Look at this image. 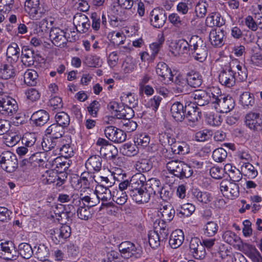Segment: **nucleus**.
<instances>
[{"label":"nucleus","instance_id":"f257e3e1","mask_svg":"<svg viewBox=\"0 0 262 262\" xmlns=\"http://www.w3.org/2000/svg\"><path fill=\"white\" fill-rule=\"evenodd\" d=\"M166 167L170 173L180 179L188 178L193 173L191 167L182 161L171 160L166 163Z\"/></svg>","mask_w":262,"mask_h":262},{"label":"nucleus","instance_id":"f03ea898","mask_svg":"<svg viewBox=\"0 0 262 262\" xmlns=\"http://www.w3.org/2000/svg\"><path fill=\"white\" fill-rule=\"evenodd\" d=\"M217 95H213L212 104L216 112L227 113L232 110L235 106L234 99L230 96H224L216 92Z\"/></svg>","mask_w":262,"mask_h":262},{"label":"nucleus","instance_id":"7ed1b4c3","mask_svg":"<svg viewBox=\"0 0 262 262\" xmlns=\"http://www.w3.org/2000/svg\"><path fill=\"white\" fill-rule=\"evenodd\" d=\"M0 165L3 169L11 173L18 167V161L15 154L9 151H4L0 155Z\"/></svg>","mask_w":262,"mask_h":262},{"label":"nucleus","instance_id":"20e7f679","mask_svg":"<svg viewBox=\"0 0 262 262\" xmlns=\"http://www.w3.org/2000/svg\"><path fill=\"white\" fill-rule=\"evenodd\" d=\"M118 248L122 256L126 259L132 257L139 258L141 257L142 254L140 246H136L134 243L129 241L122 242L119 245Z\"/></svg>","mask_w":262,"mask_h":262},{"label":"nucleus","instance_id":"39448f33","mask_svg":"<svg viewBox=\"0 0 262 262\" xmlns=\"http://www.w3.org/2000/svg\"><path fill=\"white\" fill-rule=\"evenodd\" d=\"M208 92L202 89L195 90L190 93V97L195 100V104L200 106H204L208 104L210 101L212 102V97L215 95L216 91H220L218 88H213Z\"/></svg>","mask_w":262,"mask_h":262},{"label":"nucleus","instance_id":"423d86ee","mask_svg":"<svg viewBox=\"0 0 262 262\" xmlns=\"http://www.w3.org/2000/svg\"><path fill=\"white\" fill-rule=\"evenodd\" d=\"M50 237L56 245L62 244L71 234V227L63 224L59 228H53L49 231Z\"/></svg>","mask_w":262,"mask_h":262},{"label":"nucleus","instance_id":"0eeeda50","mask_svg":"<svg viewBox=\"0 0 262 262\" xmlns=\"http://www.w3.org/2000/svg\"><path fill=\"white\" fill-rule=\"evenodd\" d=\"M146 182V178L145 176L141 173H138L134 175L131 180L130 184L132 185L133 189L129 190L130 193L128 192L130 196H135V195H142L144 194L145 188H143Z\"/></svg>","mask_w":262,"mask_h":262},{"label":"nucleus","instance_id":"6e6552de","mask_svg":"<svg viewBox=\"0 0 262 262\" xmlns=\"http://www.w3.org/2000/svg\"><path fill=\"white\" fill-rule=\"evenodd\" d=\"M25 7L26 11L34 20L40 19L46 13V10L40 5L39 0H27Z\"/></svg>","mask_w":262,"mask_h":262},{"label":"nucleus","instance_id":"1a4fd4ad","mask_svg":"<svg viewBox=\"0 0 262 262\" xmlns=\"http://www.w3.org/2000/svg\"><path fill=\"white\" fill-rule=\"evenodd\" d=\"M185 118L190 126L196 124L201 118V112L196 104L191 102H187L185 104Z\"/></svg>","mask_w":262,"mask_h":262},{"label":"nucleus","instance_id":"9d476101","mask_svg":"<svg viewBox=\"0 0 262 262\" xmlns=\"http://www.w3.org/2000/svg\"><path fill=\"white\" fill-rule=\"evenodd\" d=\"M0 257L7 260H14L18 257V252L14 243L5 241L0 243Z\"/></svg>","mask_w":262,"mask_h":262},{"label":"nucleus","instance_id":"9b49d317","mask_svg":"<svg viewBox=\"0 0 262 262\" xmlns=\"http://www.w3.org/2000/svg\"><path fill=\"white\" fill-rule=\"evenodd\" d=\"M50 37L52 43L56 47H64L67 42L69 41L67 33L59 28H52L50 32ZM70 41H71L70 40Z\"/></svg>","mask_w":262,"mask_h":262},{"label":"nucleus","instance_id":"f8f14e48","mask_svg":"<svg viewBox=\"0 0 262 262\" xmlns=\"http://www.w3.org/2000/svg\"><path fill=\"white\" fill-rule=\"evenodd\" d=\"M105 137L115 143H122L126 139V134L123 129L114 126H108L104 129Z\"/></svg>","mask_w":262,"mask_h":262},{"label":"nucleus","instance_id":"ddd939ff","mask_svg":"<svg viewBox=\"0 0 262 262\" xmlns=\"http://www.w3.org/2000/svg\"><path fill=\"white\" fill-rule=\"evenodd\" d=\"M17 110L18 105L14 99L6 95L0 98V111L11 116L15 114Z\"/></svg>","mask_w":262,"mask_h":262},{"label":"nucleus","instance_id":"4468645a","mask_svg":"<svg viewBox=\"0 0 262 262\" xmlns=\"http://www.w3.org/2000/svg\"><path fill=\"white\" fill-rule=\"evenodd\" d=\"M167 19L166 13L164 10L160 8L153 9L150 13L151 25L157 28L164 26Z\"/></svg>","mask_w":262,"mask_h":262},{"label":"nucleus","instance_id":"2eb2a0df","mask_svg":"<svg viewBox=\"0 0 262 262\" xmlns=\"http://www.w3.org/2000/svg\"><path fill=\"white\" fill-rule=\"evenodd\" d=\"M21 57L23 63L29 67L34 64L35 60L40 56L29 46H24L21 51Z\"/></svg>","mask_w":262,"mask_h":262},{"label":"nucleus","instance_id":"dca6fc26","mask_svg":"<svg viewBox=\"0 0 262 262\" xmlns=\"http://www.w3.org/2000/svg\"><path fill=\"white\" fill-rule=\"evenodd\" d=\"M73 24L77 31L81 33L86 32L90 27L89 19L82 13H77L74 15Z\"/></svg>","mask_w":262,"mask_h":262},{"label":"nucleus","instance_id":"f3484780","mask_svg":"<svg viewBox=\"0 0 262 262\" xmlns=\"http://www.w3.org/2000/svg\"><path fill=\"white\" fill-rule=\"evenodd\" d=\"M234 73L229 64L228 67L221 71L219 75L220 82L228 88L233 86L235 83V75Z\"/></svg>","mask_w":262,"mask_h":262},{"label":"nucleus","instance_id":"a211bd4d","mask_svg":"<svg viewBox=\"0 0 262 262\" xmlns=\"http://www.w3.org/2000/svg\"><path fill=\"white\" fill-rule=\"evenodd\" d=\"M225 35V31L223 29H213L209 33V41L214 47H221L224 44Z\"/></svg>","mask_w":262,"mask_h":262},{"label":"nucleus","instance_id":"6ab92c4d","mask_svg":"<svg viewBox=\"0 0 262 262\" xmlns=\"http://www.w3.org/2000/svg\"><path fill=\"white\" fill-rule=\"evenodd\" d=\"M229 63L233 73H234V74L235 75V79L236 78L240 81H245L248 76L247 69L240 65L237 60H233Z\"/></svg>","mask_w":262,"mask_h":262},{"label":"nucleus","instance_id":"aec40b11","mask_svg":"<svg viewBox=\"0 0 262 262\" xmlns=\"http://www.w3.org/2000/svg\"><path fill=\"white\" fill-rule=\"evenodd\" d=\"M170 113L173 118L177 122H182L185 119V106L180 102L173 103L170 107Z\"/></svg>","mask_w":262,"mask_h":262},{"label":"nucleus","instance_id":"412c9836","mask_svg":"<svg viewBox=\"0 0 262 262\" xmlns=\"http://www.w3.org/2000/svg\"><path fill=\"white\" fill-rule=\"evenodd\" d=\"M50 115L48 112L40 110L34 112L31 117L33 123L37 126L44 125L49 120Z\"/></svg>","mask_w":262,"mask_h":262},{"label":"nucleus","instance_id":"4be33fe9","mask_svg":"<svg viewBox=\"0 0 262 262\" xmlns=\"http://www.w3.org/2000/svg\"><path fill=\"white\" fill-rule=\"evenodd\" d=\"M186 79L187 85L194 88L200 86L203 82L202 75L194 70H191L186 74Z\"/></svg>","mask_w":262,"mask_h":262},{"label":"nucleus","instance_id":"5701e85b","mask_svg":"<svg viewBox=\"0 0 262 262\" xmlns=\"http://www.w3.org/2000/svg\"><path fill=\"white\" fill-rule=\"evenodd\" d=\"M102 162V159L100 156H92L86 161L85 167L88 170L98 172L101 169Z\"/></svg>","mask_w":262,"mask_h":262},{"label":"nucleus","instance_id":"b1692460","mask_svg":"<svg viewBox=\"0 0 262 262\" xmlns=\"http://www.w3.org/2000/svg\"><path fill=\"white\" fill-rule=\"evenodd\" d=\"M184 239V235L183 231L180 229H177L171 233L169 244L172 248L177 249L182 244Z\"/></svg>","mask_w":262,"mask_h":262},{"label":"nucleus","instance_id":"393cba45","mask_svg":"<svg viewBox=\"0 0 262 262\" xmlns=\"http://www.w3.org/2000/svg\"><path fill=\"white\" fill-rule=\"evenodd\" d=\"M20 55V50L18 45L14 42H11L7 47L6 56L10 62H16Z\"/></svg>","mask_w":262,"mask_h":262},{"label":"nucleus","instance_id":"a878e982","mask_svg":"<svg viewBox=\"0 0 262 262\" xmlns=\"http://www.w3.org/2000/svg\"><path fill=\"white\" fill-rule=\"evenodd\" d=\"M190 52L188 42L185 39L178 40L173 46V54L176 56H180Z\"/></svg>","mask_w":262,"mask_h":262},{"label":"nucleus","instance_id":"bb28decb","mask_svg":"<svg viewBox=\"0 0 262 262\" xmlns=\"http://www.w3.org/2000/svg\"><path fill=\"white\" fill-rule=\"evenodd\" d=\"M64 128L58 124L53 123L50 125L45 131V135L47 136L58 140L62 137L64 133Z\"/></svg>","mask_w":262,"mask_h":262},{"label":"nucleus","instance_id":"cd10ccee","mask_svg":"<svg viewBox=\"0 0 262 262\" xmlns=\"http://www.w3.org/2000/svg\"><path fill=\"white\" fill-rule=\"evenodd\" d=\"M156 73L160 76L163 80L166 78L169 79L170 80H173V75L171 69L164 62H159L156 67Z\"/></svg>","mask_w":262,"mask_h":262},{"label":"nucleus","instance_id":"c85d7f7f","mask_svg":"<svg viewBox=\"0 0 262 262\" xmlns=\"http://www.w3.org/2000/svg\"><path fill=\"white\" fill-rule=\"evenodd\" d=\"M225 24V20L217 12L210 13L206 19V24L208 27H221Z\"/></svg>","mask_w":262,"mask_h":262},{"label":"nucleus","instance_id":"c756f323","mask_svg":"<svg viewBox=\"0 0 262 262\" xmlns=\"http://www.w3.org/2000/svg\"><path fill=\"white\" fill-rule=\"evenodd\" d=\"M38 74L33 69H28L24 74V80L28 86H35L38 81Z\"/></svg>","mask_w":262,"mask_h":262},{"label":"nucleus","instance_id":"7c9ffc66","mask_svg":"<svg viewBox=\"0 0 262 262\" xmlns=\"http://www.w3.org/2000/svg\"><path fill=\"white\" fill-rule=\"evenodd\" d=\"M170 148L174 154L184 155L188 153L189 148L185 142H177L174 139L173 143L171 144Z\"/></svg>","mask_w":262,"mask_h":262},{"label":"nucleus","instance_id":"2f4dec72","mask_svg":"<svg viewBox=\"0 0 262 262\" xmlns=\"http://www.w3.org/2000/svg\"><path fill=\"white\" fill-rule=\"evenodd\" d=\"M190 53L192 54L194 58L200 62L205 60L207 56V51L206 45L204 43L200 45L199 47L194 49H191Z\"/></svg>","mask_w":262,"mask_h":262},{"label":"nucleus","instance_id":"473e14b6","mask_svg":"<svg viewBox=\"0 0 262 262\" xmlns=\"http://www.w3.org/2000/svg\"><path fill=\"white\" fill-rule=\"evenodd\" d=\"M102 202L101 209L104 207H109L114 206V203L117 204L122 205L127 201V198H101Z\"/></svg>","mask_w":262,"mask_h":262},{"label":"nucleus","instance_id":"72a5a7b5","mask_svg":"<svg viewBox=\"0 0 262 262\" xmlns=\"http://www.w3.org/2000/svg\"><path fill=\"white\" fill-rule=\"evenodd\" d=\"M239 101L244 108H249L254 104V98L249 92H243L240 96Z\"/></svg>","mask_w":262,"mask_h":262},{"label":"nucleus","instance_id":"f704fd0d","mask_svg":"<svg viewBox=\"0 0 262 262\" xmlns=\"http://www.w3.org/2000/svg\"><path fill=\"white\" fill-rule=\"evenodd\" d=\"M15 75V70L12 66L4 64L0 66V78L2 79H9Z\"/></svg>","mask_w":262,"mask_h":262},{"label":"nucleus","instance_id":"c9c22d12","mask_svg":"<svg viewBox=\"0 0 262 262\" xmlns=\"http://www.w3.org/2000/svg\"><path fill=\"white\" fill-rule=\"evenodd\" d=\"M164 40V36L161 35L160 36H158V39L156 41L150 44L149 49L151 59H155L161 48L162 47Z\"/></svg>","mask_w":262,"mask_h":262},{"label":"nucleus","instance_id":"e433bc0d","mask_svg":"<svg viewBox=\"0 0 262 262\" xmlns=\"http://www.w3.org/2000/svg\"><path fill=\"white\" fill-rule=\"evenodd\" d=\"M36 141V136L34 133H26L22 138V143L25 144L26 146L30 148V153L33 152V149H34Z\"/></svg>","mask_w":262,"mask_h":262},{"label":"nucleus","instance_id":"4c0bfd02","mask_svg":"<svg viewBox=\"0 0 262 262\" xmlns=\"http://www.w3.org/2000/svg\"><path fill=\"white\" fill-rule=\"evenodd\" d=\"M17 252L24 258L29 259L33 253V249L29 244L23 243L19 245Z\"/></svg>","mask_w":262,"mask_h":262},{"label":"nucleus","instance_id":"58836bf2","mask_svg":"<svg viewBox=\"0 0 262 262\" xmlns=\"http://www.w3.org/2000/svg\"><path fill=\"white\" fill-rule=\"evenodd\" d=\"M35 251L36 257L40 260H46L49 255V250L43 244H39L34 247L33 251Z\"/></svg>","mask_w":262,"mask_h":262},{"label":"nucleus","instance_id":"ea45409f","mask_svg":"<svg viewBox=\"0 0 262 262\" xmlns=\"http://www.w3.org/2000/svg\"><path fill=\"white\" fill-rule=\"evenodd\" d=\"M148 235L149 244L152 249H157L163 242L157 231H150Z\"/></svg>","mask_w":262,"mask_h":262},{"label":"nucleus","instance_id":"a19ab883","mask_svg":"<svg viewBox=\"0 0 262 262\" xmlns=\"http://www.w3.org/2000/svg\"><path fill=\"white\" fill-rule=\"evenodd\" d=\"M148 181H150V186L148 189H145L146 191L144 192V195H147L148 196H151L152 195H158L161 190V188L159 186L160 184L159 181L152 179H150Z\"/></svg>","mask_w":262,"mask_h":262},{"label":"nucleus","instance_id":"79ce46f5","mask_svg":"<svg viewBox=\"0 0 262 262\" xmlns=\"http://www.w3.org/2000/svg\"><path fill=\"white\" fill-rule=\"evenodd\" d=\"M219 226L213 221L208 222L204 227V234L208 237H212L217 233Z\"/></svg>","mask_w":262,"mask_h":262},{"label":"nucleus","instance_id":"37998d69","mask_svg":"<svg viewBox=\"0 0 262 262\" xmlns=\"http://www.w3.org/2000/svg\"><path fill=\"white\" fill-rule=\"evenodd\" d=\"M54 118L56 123L63 127V128L67 127L70 122L69 116L64 112L57 113L55 115Z\"/></svg>","mask_w":262,"mask_h":262},{"label":"nucleus","instance_id":"c03bdc74","mask_svg":"<svg viewBox=\"0 0 262 262\" xmlns=\"http://www.w3.org/2000/svg\"><path fill=\"white\" fill-rule=\"evenodd\" d=\"M107 37L115 46H119L123 44L125 39V36L123 32H119L110 33L107 35Z\"/></svg>","mask_w":262,"mask_h":262},{"label":"nucleus","instance_id":"a18cd8bd","mask_svg":"<svg viewBox=\"0 0 262 262\" xmlns=\"http://www.w3.org/2000/svg\"><path fill=\"white\" fill-rule=\"evenodd\" d=\"M46 202L47 206L52 208L56 216L61 214L64 211H66L65 206L64 205L54 202V198H47Z\"/></svg>","mask_w":262,"mask_h":262},{"label":"nucleus","instance_id":"49530a36","mask_svg":"<svg viewBox=\"0 0 262 262\" xmlns=\"http://www.w3.org/2000/svg\"><path fill=\"white\" fill-rule=\"evenodd\" d=\"M152 168V163L148 159H141L136 164V169L139 173L149 171Z\"/></svg>","mask_w":262,"mask_h":262},{"label":"nucleus","instance_id":"de8ad7c7","mask_svg":"<svg viewBox=\"0 0 262 262\" xmlns=\"http://www.w3.org/2000/svg\"><path fill=\"white\" fill-rule=\"evenodd\" d=\"M134 116V112L133 108L128 106H122L119 113L116 115V117L120 119H131Z\"/></svg>","mask_w":262,"mask_h":262},{"label":"nucleus","instance_id":"09e8293b","mask_svg":"<svg viewBox=\"0 0 262 262\" xmlns=\"http://www.w3.org/2000/svg\"><path fill=\"white\" fill-rule=\"evenodd\" d=\"M195 210V207L192 204L187 203L181 206L178 213L180 217L189 216Z\"/></svg>","mask_w":262,"mask_h":262},{"label":"nucleus","instance_id":"8fccbe9b","mask_svg":"<svg viewBox=\"0 0 262 262\" xmlns=\"http://www.w3.org/2000/svg\"><path fill=\"white\" fill-rule=\"evenodd\" d=\"M96 144L101 146L100 150L101 153L106 149L109 150L111 152L117 151V149L116 147L111 144L105 139L99 138L96 142Z\"/></svg>","mask_w":262,"mask_h":262},{"label":"nucleus","instance_id":"3c124183","mask_svg":"<svg viewBox=\"0 0 262 262\" xmlns=\"http://www.w3.org/2000/svg\"><path fill=\"white\" fill-rule=\"evenodd\" d=\"M47 138L43 139L41 142L42 149L47 152L55 148L57 143V140L47 136Z\"/></svg>","mask_w":262,"mask_h":262},{"label":"nucleus","instance_id":"603ef678","mask_svg":"<svg viewBox=\"0 0 262 262\" xmlns=\"http://www.w3.org/2000/svg\"><path fill=\"white\" fill-rule=\"evenodd\" d=\"M136 144L131 143H126L124 144L121 147V150L122 154L126 156L131 157L137 154L136 149Z\"/></svg>","mask_w":262,"mask_h":262},{"label":"nucleus","instance_id":"864d4df0","mask_svg":"<svg viewBox=\"0 0 262 262\" xmlns=\"http://www.w3.org/2000/svg\"><path fill=\"white\" fill-rule=\"evenodd\" d=\"M120 124L124 131L128 133L134 131L137 127V123L130 119L122 120Z\"/></svg>","mask_w":262,"mask_h":262},{"label":"nucleus","instance_id":"5fc2aeb1","mask_svg":"<svg viewBox=\"0 0 262 262\" xmlns=\"http://www.w3.org/2000/svg\"><path fill=\"white\" fill-rule=\"evenodd\" d=\"M95 175L93 171H84L81 174L80 180L85 186H89L94 182Z\"/></svg>","mask_w":262,"mask_h":262},{"label":"nucleus","instance_id":"6e6d98bb","mask_svg":"<svg viewBox=\"0 0 262 262\" xmlns=\"http://www.w3.org/2000/svg\"><path fill=\"white\" fill-rule=\"evenodd\" d=\"M174 83L176 85V90L178 93H185L187 92V88L188 85L187 83V80L181 76H177L174 80Z\"/></svg>","mask_w":262,"mask_h":262},{"label":"nucleus","instance_id":"4d7b16f0","mask_svg":"<svg viewBox=\"0 0 262 262\" xmlns=\"http://www.w3.org/2000/svg\"><path fill=\"white\" fill-rule=\"evenodd\" d=\"M227 151L223 148H218L215 149L212 153L213 160L217 162H222L227 158Z\"/></svg>","mask_w":262,"mask_h":262},{"label":"nucleus","instance_id":"13d9d810","mask_svg":"<svg viewBox=\"0 0 262 262\" xmlns=\"http://www.w3.org/2000/svg\"><path fill=\"white\" fill-rule=\"evenodd\" d=\"M43 181L46 180L48 184L54 183L56 180L60 179L56 172L53 170H48L42 175Z\"/></svg>","mask_w":262,"mask_h":262},{"label":"nucleus","instance_id":"bf43d9fd","mask_svg":"<svg viewBox=\"0 0 262 262\" xmlns=\"http://www.w3.org/2000/svg\"><path fill=\"white\" fill-rule=\"evenodd\" d=\"M159 139L161 144L165 146L166 145L171 146V144L173 143L175 138L169 133L164 132L159 134Z\"/></svg>","mask_w":262,"mask_h":262},{"label":"nucleus","instance_id":"052dcab7","mask_svg":"<svg viewBox=\"0 0 262 262\" xmlns=\"http://www.w3.org/2000/svg\"><path fill=\"white\" fill-rule=\"evenodd\" d=\"M31 160L38 164L45 163L48 161L47 153L45 151L43 152H35L33 154L31 153L30 160Z\"/></svg>","mask_w":262,"mask_h":262},{"label":"nucleus","instance_id":"680f3d73","mask_svg":"<svg viewBox=\"0 0 262 262\" xmlns=\"http://www.w3.org/2000/svg\"><path fill=\"white\" fill-rule=\"evenodd\" d=\"M224 241L230 245L235 244L239 239V237L233 232L226 231L223 234Z\"/></svg>","mask_w":262,"mask_h":262},{"label":"nucleus","instance_id":"e2e57ef3","mask_svg":"<svg viewBox=\"0 0 262 262\" xmlns=\"http://www.w3.org/2000/svg\"><path fill=\"white\" fill-rule=\"evenodd\" d=\"M212 131L208 129H204L195 133V138L196 141L203 142L209 140L212 136Z\"/></svg>","mask_w":262,"mask_h":262},{"label":"nucleus","instance_id":"0e129e2a","mask_svg":"<svg viewBox=\"0 0 262 262\" xmlns=\"http://www.w3.org/2000/svg\"><path fill=\"white\" fill-rule=\"evenodd\" d=\"M150 138L145 134H139L135 140V143L137 146L146 147L149 143Z\"/></svg>","mask_w":262,"mask_h":262},{"label":"nucleus","instance_id":"69168bd1","mask_svg":"<svg viewBox=\"0 0 262 262\" xmlns=\"http://www.w3.org/2000/svg\"><path fill=\"white\" fill-rule=\"evenodd\" d=\"M208 4L204 2H199L195 8V12L197 17L203 18L207 13V7Z\"/></svg>","mask_w":262,"mask_h":262},{"label":"nucleus","instance_id":"338daca9","mask_svg":"<svg viewBox=\"0 0 262 262\" xmlns=\"http://www.w3.org/2000/svg\"><path fill=\"white\" fill-rule=\"evenodd\" d=\"M60 154L66 159L71 157L74 155L73 147L70 144L63 145L59 148Z\"/></svg>","mask_w":262,"mask_h":262},{"label":"nucleus","instance_id":"774afa93","mask_svg":"<svg viewBox=\"0 0 262 262\" xmlns=\"http://www.w3.org/2000/svg\"><path fill=\"white\" fill-rule=\"evenodd\" d=\"M77 213L78 217L83 220H88L92 217V214L89 209H86L83 207L78 208Z\"/></svg>","mask_w":262,"mask_h":262}]
</instances>
